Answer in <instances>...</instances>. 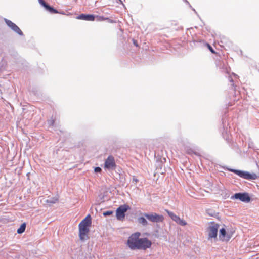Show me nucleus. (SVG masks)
<instances>
[{
	"label": "nucleus",
	"instance_id": "1",
	"mask_svg": "<svg viewBox=\"0 0 259 259\" xmlns=\"http://www.w3.org/2000/svg\"><path fill=\"white\" fill-rule=\"evenodd\" d=\"M92 220L90 215H87L83 219L78 225L79 237L81 241L89 238L88 234L90 232V227L91 226Z\"/></svg>",
	"mask_w": 259,
	"mask_h": 259
},
{
	"label": "nucleus",
	"instance_id": "2",
	"mask_svg": "<svg viewBox=\"0 0 259 259\" xmlns=\"http://www.w3.org/2000/svg\"><path fill=\"white\" fill-rule=\"evenodd\" d=\"M141 236L140 232H137L133 233L128 237L127 241V245L132 250H137L138 242Z\"/></svg>",
	"mask_w": 259,
	"mask_h": 259
},
{
	"label": "nucleus",
	"instance_id": "3",
	"mask_svg": "<svg viewBox=\"0 0 259 259\" xmlns=\"http://www.w3.org/2000/svg\"><path fill=\"white\" fill-rule=\"evenodd\" d=\"M229 170L235 173V174L240 177L241 178L247 180H255L257 178L256 174L255 173L251 174L247 171L233 169H229Z\"/></svg>",
	"mask_w": 259,
	"mask_h": 259
},
{
	"label": "nucleus",
	"instance_id": "4",
	"mask_svg": "<svg viewBox=\"0 0 259 259\" xmlns=\"http://www.w3.org/2000/svg\"><path fill=\"white\" fill-rule=\"evenodd\" d=\"M219 227V225L213 222L209 223L207 228L209 239L217 238Z\"/></svg>",
	"mask_w": 259,
	"mask_h": 259
},
{
	"label": "nucleus",
	"instance_id": "5",
	"mask_svg": "<svg viewBox=\"0 0 259 259\" xmlns=\"http://www.w3.org/2000/svg\"><path fill=\"white\" fill-rule=\"evenodd\" d=\"M130 209V207L126 204L120 205L116 210V217L117 219L123 221L125 216V212Z\"/></svg>",
	"mask_w": 259,
	"mask_h": 259
},
{
	"label": "nucleus",
	"instance_id": "6",
	"mask_svg": "<svg viewBox=\"0 0 259 259\" xmlns=\"http://www.w3.org/2000/svg\"><path fill=\"white\" fill-rule=\"evenodd\" d=\"M152 245L151 241L147 238H140L138 242V247L137 250H145L151 247Z\"/></svg>",
	"mask_w": 259,
	"mask_h": 259
},
{
	"label": "nucleus",
	"instance_id": "7",
	"mask_svg": "<svg viewBox=\"0 0 259 259\" xmlns=\"http://www.w3.org/2000/svg\"><path fill=\"white\" fill-rule=\"evenodd\" d=\"M144 215L150 222L153 223L162 222L164 217L156 213H144Z\"/></svg>",
	"mask_w": 259,
	"mask_h": 259
},
{
	"label": "nucleus",
	"instance_id": "8",
	"mask_svg": "<svg viewBox=\"0 0 259 259\" xmlns=\"http://www.w3.org/2000/svg\"><path fill=\"white\" fill-rule=\"evenodd\" d=\"M116 167V164L114 157L109 155L105 160L104 168L109 170H115Z\"/></svg>",
	"mask_w": 259,
	"mask_h": 259
},
{
	"label": "nucleus",
	"instance_id": "9",
	"mask_svg": "<svg viewBox=\"0 0 259 259\" xmlns=\"http://www.w3.org/2000/svg\"><path fill=\"white\" fill-rule=\"evenodd\" d=\"M232 199H239L244 202H249L250 201V197L247 193H238L235 194L231 197Z\"/></svg>",
	"mask_w": 259,
	"mask_h": 259
},
{
	"label": "nucleus",
	"instance_id": "10",
	"mask_svg": "<svg viewBox=\"0 0 259 259\" xmlns=\"http://www.w3.org/2000/svg\"><path fill=\"white\" fill-rule=\"evenodd\" d=\"M165 211L167 213L171 219L178 224L181 226H185L187 225V222L185 220L181 219L179 216L176 215L172 212H171L167 209H165Z\"/></svg>",
	"mask_w": 259,
	"mask_h": 259
},
{
	"label": "nucleus",
	"instance_id": "11",
	"mask_svg": "<svg viewBox=\"0 0 259 259\" xmlns=\"http://www.w3.org/2000/svg\"><path fill=\"white\" fill-rule=\"evenodd\" d=\"M5 22L7 25L9 26L12 29H13L15 32L19 35L23 34V33L20 29L11 21L6 19Z\"/></svg>",
	"mask_w": 259,
	"mask_h": 259
},
{
	"label": "nucleus",
	"instance_id": "12",
	"mask_svg": "<svg viewBox=\"0 0 259 259\" xmlns=\"http://www.w3.org/2000/svg\"><path fill=\"white\" fill-rule=\"evenodd\" d=\"M77 19L83 20L85 21H93L95 19V16L92 14H81L76 18Z\"/></svg>",
	"mask_w": 259,
	"mask_h": 259
},
{
	"label": "nucleus",
	"instance_id": "13",
	"mask_svg": "<svg viewBox=\"0 0 259 259\" xmlns=\"http://www.w3.org/2000/svg\"><path fill=\"white\" fill-rule=\"evenodd\" d=\"M39 3L42 6H44L45 9L48 10V11H49L50 12H51V13H58V12L57 10L55 9L54 8H53V7L50 6L49 5H48L47 4H46V3L44 1V0H38Z\"/></svg>",
	"mask_w": 259,
	"mask_h": 259
},
{
	"label": "nucleus",
	"instance_id": "14",
	"mask_svg": "<svg viewBox=\"0 0 259 259\" xmlns=\"http://www.w3.org/2000/svg\"><path fill=\"white\" fill-rule=\"evenodd\" d=\"M219 237L222 241H228L230 237L226 236V231L225 228H222L220 230Z\"/></svg>",
	"mask_w": 259,
	"mask_h": 259
},
{
	"label": "nucleus",
	"instance_id": "15",
	"mask_svg": "<svg viewBox=\"0 0 259 259\" xmlns=\"http://www.w3.org/2000/svg\"><path fill=\"white\" fill-rule=\"evenodd\" d=\"M26 229V223H23L20 226V227L17 229V232L18 234H22L23 233Z\"/></svg>",
	"mask_w": 259,
	"mask_h": 259
},
{
	"label": "nucleus",
	"instance_id": "16",
	"mask_svg": "<svg viewBox=\"0 0 259 259\" xmlns=\"http://www.w3.org/2000/svg\"><path fill=\"white\" fill-rule=\"evenodd\" d=\"M138 222L142 224L143 226H146L148 225V222L146 220V219L143 217H139L138 219Z\"/></svg>",
	"mask_w": 259,
	"mask_h": 259
},
{
	"label": "nucleus",
	"instance_id": "17",
	"mask_svg": "<svg viewBox=\"0 0 259 259\" xmlns=\"http://www.w3.org/2000/svg\"><path fill=\"white\" fill-rule=\"evenodd\" d=\"M95 18H96L97 20L98 21H103L106 20V19H107V17H104L101 16H96Z\"/></svg>",
	"mask_w": 259,
	"mask_h": 259
},
{
	"label": "nucleus",
	"instance_id": "18",
	"mask_svg": "<svg viewBox=\"0 0 259 259\" xmlns=\"http://www.w3.org/2000/svg\"><path fill=\"white\" fill-rule=\"evenodd\" d=\"M58 201V199L55 197V198H53L52 200H47V202L48 203H55Z\"/></svg>",
	"mask_w": 259,
	"mask_h": 259
},
{
	"label": "nucleus",
	"instance_id": "19",
	"mask_svg": "<svg viewBox=\"0 0 259 259\" xmlns=\"http://www.w3.org/2000/svg\"><path fill=\"white\" fill-rule=\"evenodd\" d=\"M206 46L208 49L210 51V52L213 54H217L216 52L213 50V49L211 47V46L209 44H207Z\"/></svg>",
	"mask_w": 259,
	"mask_h": 259
},
{
	"label": "nucleus",
	"instance_id": "20",
	"mask_svg": "<svg viewBox=\"0 0 259 259\" xmlns=\"http://www.w3.org/2000/svg\"><path fill=\"white\" fill-rule=\"evenodd\" d=\"M186 150V153L188 154H192L193 153L196 154V153L195 152H194L193 150L191 148H187Z\"/></svg>",
	"mask_w": 259,
	"mask_h": 259
},
{
	"label": "nucleus",
	"instance_id": "21",
	"mask_svg": "<svg viewBox=\"0 0 259 259\" xmlns=\"http://www.w3.org/2000/svg\"><path fill=\"white\" fill-rule=\"evenodd\" d=\"M113 212L112 211H107L103 212V214L105 217L109 216L112 215Z\"/></svg>",
	"mask_w": 259,
	"mask_h": 259
},
{
	"label": "nucleus",
	"instance_id": "22",
	"mask_svg": "<svg viewBox=\"0 0 259 259\" xmlns=\"http://www.w3.org/2000/svg\"><path fill=\"white\" fill-rule=\"evenodd\" d=\"M95 172H100L102 170L101 168L99 167H96L95 169Z\"/></svg>",
	"mask_w": 259,
	"mask_h": 259
},
{
	"label": "nucleus",
	"instance_id": "23",
	"mask_svg": "<svg viewBox=\"0 0 259 259\" xmlns=\"http://www.w3.org/2000/svg\"><path fill=\"white\" fill-rule=\"evenodd\" d=\"M107 19H106V20H107L109 23H115V21L113 20H112V19H110V18H107Z\"/></svg>",
	"mask_w": 259,
	"mask_h": 259
},
{
	"label": "nucleus",
	"instance_id": "24",
	"mask_svg": "<svg viewBox=\"0 0 259 259\" xmlns=\"http://www.w3.org/2000/svg\"><path fill=\"white\" fill-rule=\"evenodd\" d=\"M133 182H135V184H136L137 183H138L139 182V180L135 176H134L133 177Z\"/></svg>",
	"mask_w": 259,
	"mask_h": 259
},
{
	"label": "nucleus",
	"instance_id": "25",
	"mask_svg": "<svg viewBox=\"0 0 259 259\" xmlns=\"http://www.w3.org/2000/svg\"><path fill=\"white\" fill-rule=\"evenodd\" d=\"M133 44H134V45L135 46H136V47H138V42H137V41L136 40L133 39Z\"/></svg>",
	"mask_w": 259,
	"mask_h": 259
}]
</instances>
